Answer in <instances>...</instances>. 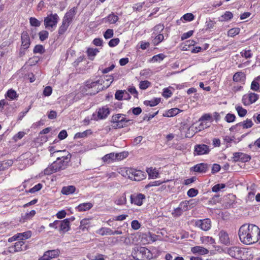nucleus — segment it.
Masks as SVG:
<instances>
[{
	"instance_id": "nucleus-33",
	"label": "nucleus",
	"mask_w": 260,
	"mask_h": 260,
	"mask_svg": "<svg viewBox=\"0 0 260 260\" xmlns=\"http://www.w3.org/2000/svg\"><path fill=\"white\" fill-rule=\"evenodd\" d=\"M96 233L101 236L112 235V230L109 228L103 227L97 231Z\"/></svg>"
},
{
	"instance_id": "nucleus-43",
	"label": "nucleus",
	"mask_w": 260,
	"mask_h": 260,
	"mask_svg": "<svg viewBox=\"0 0 260 260\" xmlns=\"http://www.w3.org/2000/svg\"><path fill=\"white\" fill-rule=\"evenodd\" d=\"M29 20L30 25L32 26L39 27L41 25V22L35 17H30Z\"/></svg>"
},
{
	"instance_id": "nucleus-40",
	"label": "nucleus",
	"mask_w": 260,
	"mask_h": 260,
	"mask_svg": "<svg viewBox=\"0 0 260 260\" xmlns=\"http://www.w3.org/2000/svg\"><path fill=\"white\" fill-rule=\"evenodd\" d=\"M201 241L203 243H206L208 244H214L215 240L213 238L209 236H204L201 238Z\"/></svg>"
},
{
	"instance_id": "nucleus-7",
	"label": "nucleus",
	"mask_w": 260,
	"mask_h": 260,
	"mask_svg": "<svg viewBox=\"0 0 260 260\" xmlns=\"http://www.w3.org/2000/svg\"><path fill=\"white\" fill-rule=\"evenodd\" d=\"M59 20V16L56 13L50 14L44 18V24L45 27L50 31H53L56 26Z\"/></svg>"
},
{
	"instance_id": "nucleus-6",
	"label": "nucleus",
	"mask_w": 260,
	"mask_h": 260,
	"mask_svg": "<svg viewBox=\"0 0 260 260\" xmlns=\"http://www.w3.org/2000/svg\"><path fill=\"white\" fill-rule=\"evenodd\" d=\"M228 253L232 257L241 259L246 260L247 254H245V250L237 246L230 247L227 250Z\"/></svg>"
},
{
	"instance_id": "nucleus-31",
	"label": "nucleus",
	"mask_w": 260,
	"mask_h": 260,
	"mask_svg": "<svg viewBox=\"0 0 260 260\" xmlns=\"http://www.w3.org/2000/svg\"><path fill=\"white\" fill-rule=\"evenodd\" d=\"M152 37L153 38L152 43L155 46L157 45L159 43L161 42L164 39L163 34L160 33L156 34V35L152 34Z\"/></svg>"
},
{
	"instance_id": "nucleus-25",
	"label": "nucleus",
	"mask_w": 260,
	"mask_h": 260,
	"mask_svg": "<svg viewBox=\"0 0 260 260\" xmlns=\"http://www.w3.org/2000/svg\"><path fill=\"white\" fill-rule=\"evenodd\" d=\"M109 113L110 111L108 108L103 107L99 110L98 116L101 119H104L108 116Z\"/></svg>"
},
{
	"instance_id": "nucleus-48",
	"label": "nucleus",
	"mask_w": 260,
	"mask_h": 260,
	"mask_svg": "<svg viewBox=\"0 0 260 260\" xmlns=\"http://www.w3.org/2000/svg\"><path fill=\"white\" fill-rule=\"evenodd\" d=\"M233 17V14L230 11H226L224 14L221 16V21H226L231 19Z\"/></svg>"
},
{
	"instance_id": "nucleus-4",
	"label": "nucleus",
	"mask_w": 260,
	"mask_h": 260,
	"mask_svg": "<svg viewBox=\"0 0 260 260\" xmlns=\"http://www.w3.org/2000/svg\"><path fill=\"white\" fill-rule=\"evenodd\" d=\"M133 256L135 260L150 259L152 258V253L147 248L141 247L133 252Z\"/></svg>"
},
{
	"instance_id": "nucleus-39",
	"label": "nucleus",
	"mask_w": 260,
	"mask_h": 260,
	"mask_svg": "<svg viewBox=\"0 0 260 260\" xmlns=\"http://www.w3.org/2000/svg\"><path fill=\"white\" fill-rule=\"evenodd\" d=\"M124 94L128 95V93L126 90H118L115 94V98L118 100H122Z\"/></svg>"
},
{
	"instance_id": "nucleus-42",
	"label": "nucleus",
	"mask_w": 260,
	"mask_h": 260,
	"mask_svg": "<svg viewBox=\"0 0 260 260\" xmlns=\"http://www.w3.org/2000/svg\"><path fill=\"white\" fill-rule=\"evenodd\" d=\"M181 111H182L177 108H172L168 111L167 115L168 117H173L178 114Z\"/></svg>"
},
{
	"instance_id": "nucleus-51",
	"label": "nucleus",
	"mask_w": 260,
	"mask_h": 260,
	"mask_svg": "<svg viewBox=\"0 0 260 260\" xmlns=\"http://www.w3.org/2000/svg\"><path fill=\"white\" fill-rule=\"evenodd\" d=\"M240 32V29L239 28H234L230 29L228 32V36L229 37H233L238 35Z\"/></svg>"
},
{
	"instance_id": "nucleus-61",
	"label": "nucleus",
	"mask_w": 260,
	"mask_h": 260,
	"mask_svg": "<svg viewBox=\"0 0 260 260\" xmlns=\"http://www.w3.org/2000/svg\"><path fill=\"white\" fill-rule=\"evenodd\" d=\"M144 4H145V3L143 2V3H137V4H134L133 7V8L134 10L138 11H141Z\"/></svg>"
},
{
	"instance_id": "nucleus-59",
	"label": "nucleus",
	"mask_w": 260,
	"mask_h": 260,
	"mask_svg": "<svg viewBox=\"0 0 260 260\" xmlns=\"http://www.w3.org/2000/svg\"><path fill=\"white\" fill-rule=\"evenodd\" d=\"M120 42L118 38H114L111 39L108 43V45L111 47H113L117 45Z\"/></svg>"
},
{
	"instance_id": "nucleus-41",
	"label": "nucleus",
	"mask_w": 260,
	"mask_h": 260,
	"mask_svg": "<svg viewBox=\"0 0 260 260\" xmlns=\"http://www.w3.org/2000/svg\"><path fill=\"white\" fill-rule=\"evenodd\" d=\"M236 110L238 113V115L241 117L245 116L247 113V110L240 106H236Z\"/></svg>"
},
{
	"instance_id": "nucleus-20",
	"label": "nucleus",
	"mask_w": 260,
	"mask_h": 260,
	"mask_svg": "<svg viewBox=\"0 0 260 260\" xmlns=\"http://www.w3.org/2000/svg\"><path fill=\"white\" fill-rule=\"evenodd\" d=\"M13 248L14 251L16 252L26 250L27 249V246L24 244L23 241L19 240L15 243Z\"/></svg>"
},
{
	"instance_id": "nucleus-54",
	"label": "nucleus",
	"mask_w": 260,
	"mask_h": 260,
	"mask_svg": "<svg viewBox=\"0 0 260 260\" xmlns=\"http://www.w3.org/2000/svg\"><path fill=\"white\" fill-rule=\"evenodd\" d=\"M165 57V55L164 54L160 53L153 56L152 58V60L154 62L160 61L162 60Z\"/></svg>"
},
{
	"instance_id": "nucleus-35",
	"label": "nucleus",
	"mask_w": 260,
	"mask_h": 260,
	"mask_svg": "<svg viewBox=\"0 0 260 260\" xmlns=\"http://www.w3.org/2000/svg\"><path fill=\"white\" fill-rule=\"evenodd\" d=\"M115 154L114 153H110L105 155L102 159L104 162L109 163L111 161L116 160L115 159Z\"/></svg>"
},
{
	"instance_id": "nucleus-13",
	"label": "nucleus",
	"mask_w": 260,
	"mask_h": 260,
	"mask_svg": "<svg viewBox=\"0 0 260 260\" xmlns=\"http://www.w3.org/2000/svg\"><path fill=\"white\" fill-rule=\"evenodd\" d=\"M59 251L58 249L48 250L45 252L44 255L39 260H50L53 258L56 257L59 254Z\"/></svg>"
},
{
	"instance_id": "nucleus-8",
	"label": "nucleus",
	"mask_w": 260,
	"mask_h": 260,
	"mask_svg": "<svg viewBox=\"0 0 260 260\" xmlns=\"http://www.w3.org/2000/svg\"><path fill=\"white\" fill-rule=\"evenodd\" d=\"M125 173V176H127L132 180L140 181L145 178V172L141 170L129 168L126 170Z\"/></svg>"
},
{
	"instance_id": "nucleus-5",
	"label": "nucleus",
	"mask_w": 260,
	"mask_h": 260,
	"mask_svg": "<svg viewBox=\"0 0 260 260\" xmlns=\"http://www.w3.org/2000/svg\"><path fill=\"white\" fill-rule=\"evenodd\" d=\"M125 115L117 114L113 115L111 119V122L113 123L112 127L114 128H120L128 125L131 120L125 118Z\"/></svg>"
},
{
	"instance_id": "nucleus-3",
	"label": "nucleus",
	"mask_w": 260,
	"mask_h": 260,
	"mask_svg": "<svg viewBox=\"0 0 260 260\" xmlns=\"http://www.w3.org/2000/svg\"><path fill=\"white\" fill-rule=\"evenodd\" d=\"M104 86H102V81L98 80L91 82L87 81L83 88L82 92L86 94L94 95L100 90L104 89Z\"/></svg>"
},
{
	"instance_id": "nucleus-16",
	"label": "nucleus",
	"mask_w": 260,
	"mask_h": 260,
	"mask_svg": "<svg viewBox=\"0 0 260 260\" xmlns=\"http://www.w3.org/2000/svg\"><path fill=\"white\" fill-rule=\"evenodd\" d=\"M188 210V203L186 201L182 202L179 205V206L174 210L173 214L174 216H180L183 212Z\"/></svg>"
},
{
	"instance_id": "nucleus-14",
	"label": "nucleus",
	"mask_w": 260,
	"mask_h": 260,
	"mask_svg": "<svg viewBox=\"0 0 260 260\" xmlns=\"http://www.w3.org/2000/svg\"><path fill=\"white\" fill-rule=\"evenodd\" d=\"M233 159L234 161L247 162L250 160L251 157L242 152H235L233 154Z\"/></svg>"
},
{
	"instance_id": "nucleus-49",
	"label": "nucleus",
	"mask_w": 260,
	"mask_h": 260,
	"mask_svg": "<svg viewBox=\"0 0 260 260\" xmlns=\"http://www.w3.org/2000/svg\"><path fill=\"white\" fill-rule=\"evenodd\" d=\"M151 85V83L148 80L140 81L139 83V87L140 89L145 90Z\"/></svg>"
},
{
	"instance_id": "nucleus-30",
	"label": "nucleus",
	"mask_w": 260,
	"mask_h": 260,
	"mask_svg": "<svg viewBox=\"0 0 260 260\" xmlns=\"http://www.w3.org/2000/svg\"><path fill=\"white\" fill-rule=\"evenodd\" d=\"M117 205L121 206L125 205L126 203V197L125 193L118 196L114 201Z\"/></svg>"
},
{
	"instance_id": "nucleus-60",
	"label": "nucleus",
	"mask_w": 260,
	"mask_h": 260,
	"mask_svg": "<svg viewBox=\"0 0 260 260\" xmlns=\"http://www.w3.org/2000/svg\"><path fill=\"white\" fill-rule=\"evenodd\" d=\"M236 118L235 115L233 114L228 113L225 117L226 122L230 123L233 122Z\"/></svg>"
},
{
	"instance_id": "nucleus-57",
	"label": "nucleus",
	"mask_w": 260,
	"mask_h": 260,
	"mask_svg": "<svg viewBox=\"0 0 260 260\" xmlns=\"http://www.w3.org/2000/svg\"><path fill=\"white\" fill-rule=\"evenodd\" d=\"M42 187V184L41 183H38L37 185H35L32 188H30L28 192L30 193H35L39 190H40Z\"/></svg>"
},
{
	"instance_id": "nucleus-62",
	"label": "nucleus",
	"mask_w": 260,
	"mask_h": 260,
	"mask_svg": "<svg viewBox=\"0 0 260 260\" xmlns=\"http://www.w3.org/2000/svg\"><path fill=\"white\" fill-rule=\"evenodd\" d=\"M183 19L187 21H191L194 19V16L192 13H186L182 17Z\"/></svg>"
},
{
	"instance_id": "nucleus-9",
	"label": "nucleus",
	"mask_w": 260,
	"mask_h": 260,
	"mask_svg": "<svg viewBox=\"0 0 260 260\" xmlns=\"http://www.w3.org/2000/svg\"><path fill=\"white\" fill-rule=\"evenodd\" d=\"M194 224L196 227L204 231H208L211 228V221L209 218L197 220Z\"/></svg>"
},
{
	"instance_id": "nucleus-10",
	"label": "nucleus",
	"mask_w": 260,
	"mask_h": 260,
	"mask_svg": "<svg viewBox=\"0 0 260 260\" xmlns=\"http://www.w3.org/2000/svg\"><path fill=\"white\" fill-rule=\"evenodd\" d=\"M259 98V95L255 93L250 92L242 97V103L245 106L250 105L255 103Z\"/></svg>"
},
{
	"instance_id": "nucleus-11",
	"label": "nucleus",
	"mask_w": 260,
	"mask_h": 260,
	"mask_svg": "<svg viewBox=\"0 0 260 260\" xmlns=\"http://www.w3.org/2000/svg\"><path fill=\"white\" fill-rule=\"evenodd\" d=\"M210 152V148L208 146L205 144H197L194 146V155H201L208 154Z\"/></svg>"
},
{
	"instance_id": "nucleus-64",
	"label": "nucleus",
	"mask_w": 260,
	"mask_h": 260,
	"mask_svg": "<svg viewBox=\"0 0 260 260\" xmlns=\"http://www.w3.org/2000/svg\"><path fill=\"white\" fill-rule=\"evenodd\" d=\"M241 55L246 58H249L252 56V53L250 50H244L241 52Z\"/></svg>"
},
{
	"instance_id": "nucleus-52",
	"label": "nucleus",
	"mask_w": 260,
	"mask_h": 260,
	"mask_svg": "<svg viewBox=\"0 0 260 260\" xmlns=\"http://www.w3.org/2000/svg\"><path fill=\"white\" fill-rule=\"evenodd\" d=\"M164 29V26L162 24H159L154 26L153 28V35H156V34L160 33Z\"/></svg>"
},
{
	"instance_id": "nucleus-27",
	"label": "nucleus",
	"mask_w": 260,
	"mask_h": 260,
	"mask_svg": "<svg viewBox=\"0 0 260 260\" xmlns=\"http://www.w3.org/2000/svg\"><path fill=\"white\" fill-rule=\"evenodd\" d=\"M92 206L93 205L90 203H84L79 205L76 209L78 211H86L90 209Z\"/></svg>"
},
{
	"instance_id": "nucleus-1",
	"label": "nucleus",
	"mask_w": 260,
	"mask_h": 260,
	"mask_svg": "<svg viewBox=\"0 0 260 260\" xmlns=\"http://www.w3.org/2000/svg\"><path fill=\"white\" fill-rule=\"evenodd\" d=\"M238 236L243 244L249 245L255 243L260 239V229L253 224H244L239 228Z\"/></svg>"
},
{
	"instance_id": "nucleus-55",
	"label": "nucleus",
	"mask_w": 260,
	"mask_h": 260,
	"mask_svg": "<svg viewBox=\"0 0 260 260\" xmlns=\"http://www.w3.org/2000/svg\"><path fill=\"white\" fill-rule=\"evenodd\" d=\"M115 155L116 160H120L126 157V156H127V154L125 152H122L118 153H115Z\"/></svg>"
},
{
	"instance_id": "nucleus-32",
	"label": "nucleus",
	"mask_w": 260,
	"mask_h": 260,
	"mask_svg": "<svg viewBox=\"0 0 260 260\" xmlns=\"http://www.w3.org/2000/svg\"><path fill=\"white\" fill-rule=\"evenodd\" d=\"M71 23L66 22V21L62 20L61 25L58 28V34L59 35H63L65 33V32L67 30L68 28L69 27L70 24Z\"/></svg>"
},
{
	"instance_id": "nucleus-47",
	"label": "nucleus",
	"mask_w": 260,
	"mask_h": 260,
	"mask_svg": "<svg viewBox=\"0 0 260 260\" xmlns=\"http://www.w3.org/2000/svg\"><path fill=\"white\" fill-rule=\"evenodd\" d=\"M39 37L41 41H44L48 38L49 32L47 30H42L39 32Z\"/></svg>"
},
{
	"instance_id": "nucleus-38",
	"label": "nucleus",
	"mask_w": 260,
	"mask_h": 260,
	"mask_svg": "<svg viewBox=\"0 0 260 260\" xmlns=\"http://www.w3.org/2000/svg\"><path fill=\"white\" fill-rule=\"evenodd\" d=\"M90 129L85 131L83 132L77 133L75 135V138L79 139L86 137L88 135L91 134Z\"/></svg>"
},
{
	"instance_id": "nucleus-24",
	"label": "nucleus",
	"mask_w": 260,
	"mask_h": 260,
	"mask_svg": "<svg viewBox=\"0 0 260 260\" xmlns=\"http://www.w3.org/2000/svg\"><path fill=\"white\" fill-rule=\"evenodd\" d=\"M76 191V187L73 185L64 186L62 188L61 192L63 194L69 195L74 193Z\"/></svg>"
},
{
	"instance_id": "nucleus-45",
	"label": "nucleus",
	"mask_w": 260,
	"mask_h": 260,
	"mask_svg": "<svg viewBox=\"0 0 260 260\" xmlns=\"http://www.w3.org/2000/svg\"><path fill=\"white\" fill-rule=\"evenodd\" d=\"M160 102V99H155L151 101H145L144 104L146 106L153 107L157 105Z\"/></svg>"
},
{
	"instance_id": "nucleus-36",
	"label": "nucleus",
	"mask_w": 260,
	"mask_h": 260,
	"mask_svg": "<svg viewBox=\"0 0 260 260\" xmlns=\"http://www.w3.org/2000/svg\"><path fill=\"white\" fill-rule=\"evenodd\" d=\"M5 96L6 98H8L11 100H14L18 97L16 91L12 89L8 90Z\"/></svg>"
},
{
	"instance_id": "nucleus-44",
	"label": "nucleus",
	"mask_w": 260,
	"mask_h": 260,
	"mask_svg": "<svg viewBox=\"0 0 260 260\" xmlns=\"http://www.w3.org/2000/svg\"><path fill=\"white\" fill-rule=\"evenodd\" d=\"M45 48L42 45H36L33 50L34 53L43 54L45 52Z\"/></svg>"
},
{
	"instance_id": "nucleus-53",
	"label": "nucleus",
	"mask_w": 260,
	"mask_h": 260,
	"mask_svg": "<svg viewBox=\"0 0 260 260\" xmlns=\"http://www.w3.org/2000/svg\"><path fill=\"white\" fill-rule=\"evenodd\" d=\"M225 187V184L220 183L215 185L212 188L213 192H217L221 189L224 188Z\"/></svg>"
},
{
	"instance_id": "nucleus-58",
	"label": "nucleus",
	"mask_w": 260,
	"mask_h": 260,
	"mask_svg": "<svg viewBox=\"0 0 260 260\" xmlns=\"http://www.w3.org/2000/svg\"><path fill=\"white\" fill-rule=\"evenodd\" d=\"M198 193V190L194 188H190L189 189L187 193V194L189 197H196Z\"/></svg>"
},
{
	"instance_id": "nucleus-18",
	"label": "nucleus",
	"mask_w": 260,
	"mask_h": 260,
	"mask_svg": "<svg viewBox=\"0 0 260 260\" xmlns=\"http://www.w3.org/2000/svg\"><path fill=\"white\" fill-rule=\"evenodd\" d=\"M219 239L220 243L224 245L230 244V238L228 234L224 231H221L219 234Z\"/></svg>"
},
{
	"instance_id": "nucleus-50",
	"label": "nucleus",
	"mask_w": 260,
	"mask_h": 260,
	"mask_svg": "<svg viewBox=\"0 0 260 260\" xmlns=\"http://www.w3.org/2000/svg\"><path fill=\"white\" fill-rule=\"evenodd\" d=\"M197 132L198 129L197 127H194L193 126L190 127L187 130V132L186 134V137H191Z\"/></svg>"
},
{
	"instance_id": "nucleus-15",
	"label": "nucleus",
	"mask_w": 260,
	"mask_h": 260,
	"mask_svg": "<svg viewBox=\"0 0 260 260\" xmlns=\"http://www.w3.org/2000/svg\"><path fill=\"white\" fill-rule=\"evenodd\" d=\"M21 46L23 49H27L30 44V38L26 31H23L21 34Z\"/></svg>"
},
{
	"instance_id": "nucleus-46",
	"label": "nucleus",
	"mask_w": 260,
	"mask_h": 260,
	"mask_svg": "<svg viewBox=\"0 0 260 260\" xmlns=\"http://www.w3.org/2000/svg\"><path fill=\"white\" fill-rule=\"evenodd\" d=\"M21 158L23 159L29 158L30 164H32L35 160V156L30 152H27L21 155Z\"/></svg>"
},
{
	"instance_id": "nucleus-12",
	"label": "nucleus",
	"mask_w": 260,
	"mask_h": 260,
	"mask_svg": "<svg viewBox=\"0 0 260 260\" xmlns=\"http://www.w3.org/2000/svg\"><path fill=\"white\" fill-rule=\"evenodd\" d=\"M145 199V196L142 193L133 194L130 196L131 203L137 206H141L143 200Z\"/></svg>"
},
{
	"instance_id": "nucleus-23",
	"label": "nucleus",
	"mask_w": 260,
	"mask_h": 260,
	"mask_svg": "<svg viewBox=\"0 0 260 260\" xmlns=\"http://www.w3.org/2000/svg\"><path fill=\"white\" fill-rule=\"evenodd\" d=\"M191 251L193 253H198L201 255L207 254L208 250L201 246H194L191 248Z\"/></svg>"
},
{
	"instance_id": "nucleus-63",
	"label": "nucleus",
	"mask_w": 260,
	"mask_h": 260,
	"mask_svg": "<svg viewBox=\"0 0 260 260\" xmlns=\"http://www.w3.org/2000/svg\"><path fill=\"white\" fill-rule=\"evenodd\" d=\"M24 132H19L17 134L14 136L13 139L15 142H17L18 140L22 139L24 137Z\"/></svg>"
},
{
	"instance_id": "nucleus-17",
	"label": "nucleus",
	"mask_w": 260,
	"mask_h": 260,
	"mask_svg": "<svg viewBox=\"0 0 260 260\" xmlns=\"http://www.w3.org/2000/svg\"><path fill=\"white\" fill-rule=\"evenodd\" d=\"M76 13V9L75 7H74L66 13L62 20L71 23L73 20V18L75 16Z\"/></svg>"
},
{
	"instance_id": "nucleus-21",
	"label": "nucleus",
	"mask_w": 260,
	"mask_h": 260,
	"mask_svg": "<svg viewBox=\"0 0 260 260\" xmlns=\"http://www.w3.org/2000/svg\"><path fill=\"white\" fill-rule=\"evenodd\" d=\"M59 230L63 232H68L70 229V219L66 218L62 221H59Z\"/></svg>"
},
{
	"instance_id": "nucleus-37",
	"label": "nucleus",
	"mask_w": 260,
	"mask_h": 260,
	"mask_svg": "<svg viewBox=\"0 0 260 260\" xmlns=\"http://www.w3.org/2000/svg\"><path fill=\"white\" fill-rule=\"evenodd\" d=\"M17 235L19 240L23 241L24 239H27L30 238L31 236V233L30 231H27L21 233H18Z\"/></svg>"
},
{
	"instance_id": "nucleus-34",
	"label": "nucleus",
	"mask_w": 260,
	"mask_h": 260,
	"mask_svg": "<svg viewBox=\"0 0 260 260\" xmlns=\"http://www.w3.org/2000/svg\"><path fill=\"white\" fill-rule=\"evenodd\" d=\"M99 52V49L97 48H89L87 50L88 56L90 60H93Z\"/></svg>"
},
{
	"instance_id": "nucleus-29",
	"label": "nucleus",
	"mask_w": 260,
	"mask_h": 260,
	"mask_svg": "<svg viewBox=\"0 0 260 260\" xmlns=\"http://www.w3.org/2000/svg\"><path fill=\"white\" fill-rule=\"evenodd\" d=\"M236 125L242 126L244 129H247L251 127L253 125V123L251 119H247L243 122L237 123Z\"/></svg>"
},
{
	"instance_id": "nucleus-2",
	"label": "nucleus",
	"mask_w": 260,
	"mask_h": 260,
	"mask_svg": "<svg viewBox=\"0 0 260 260\" xmlns=\"http://www.w3.org/2000/svg\"><path fill=\"white\" fill-rule=\"evenodd\" d=\"M71 158V154H68L65 156L57 157V159L51 165L49 166L44 170V174L47 175L53 173L66 169L69 165Z\"/></svg>"
},
{
	"instance_id": "nucleus-19",
	"label": "nucleus",
	"mask_w": 260,
	"mask_h": 260,
	"mask_svg": "<svg viewBox=\"0 0 260 260\" xmlns=\"http://www.w3.org/2000/svg\"><path fill=\"white\" fill-rule=\"evenodd\" d=\"M192 168L194 172L203 173L207 172L208 165L205 163H200L195 165Z\"/></svg>"
},
{
	"instance_id": "nucleus-26",
	"label": "nucleus",
	"mask_w": 260,
	"mask_h": 260,
	"mask_svg": "<svg viewBox=\"0 0 260 260\" xmlns=\"http://www.w3.org/2000/svg\"><path fill=\"white\" fill-rule=\"evenodd\" d=\"M245 79V74L242 72H238L236 73L233 77L234 81L239 82L244 81Z\"/></svg>"
},
{
	"instance_id": "nucleus-22",
	"label": "nucleus",
	"mask_w": 260,
	"mask_h": 260,
	"mask_svg": "<svg viewBox=\"0 0 260 260\" xmlns=\"http://www.w3.org/2000/svg\"><path fill=\"white\" fill-rule=\"evenodd\" d=\"M250 89L253 91L260 92V76L255 78L251 82Z\"/></svg>"
},
{
	"instance_id": "nucleus-56",
	"label": "nucleus",
	"mask_w": 260,
	"mask_h": 260,
	"mask_svg": "<svg viewBox=\"0 0 260 260\" xmlns=\"http://www.w3.org/2000/svg\"><path fill=\"white\" fill-rule=\"evenodd\" d=\"M114 35L113 30L112 29H108L104 33V37L106 39L112 38Z\"/></svg>"
},
{
	"instance_id": "nucleus-28",
	"label": "nucleus",
	"mask_w": 260,
	"mask_h": 260,
	"mask_svg": "<svg viewBox=\"0 0 260 260\" xmlns=\"http://www.w3.org/2000/svg\"><path fill=\"white\" fill-rule=\"evenodd\" d=\"M119 19L118 16L115 15L113 13L109 14L107 17L104 18L103 20L105 22H108L110 24L115 23Z\"/></svg>"
}]
</instances>
